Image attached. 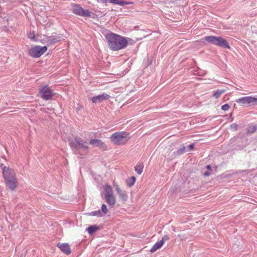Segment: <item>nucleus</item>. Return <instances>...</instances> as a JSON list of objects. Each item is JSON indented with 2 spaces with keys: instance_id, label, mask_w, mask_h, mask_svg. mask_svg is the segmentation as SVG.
I'll return each instance as SVG.
<instances>
[{
  "instance_id": "f257e3e1",
  "label": "nucleus",
  "mask_w": 257,
  "mask_h": 257,
  "mask_svg": "<svg viewBox=\"0 0 257 257\" xmlns=\"http://www.w3.org/2000/svg\"><path fill=\"white\" fill-rule=\"evenodd\" d=\"M106 39L109 48L114 51L124 49L126 47L128 43L126 38L112 33L107 34Z\"/></svg>"
},
{
  "instance_id": "f03ea898",
  "label": "nucleus",
  "mask_w": 257,
  "mask_h": 257,
  "mask_svg": "<svg viewBox=\"0 0 257 257\" xmlns=\"http://www.w3.org/2000/svg\"><path fill=\"white\" fill-rule=\"evenodd\" d=\"M1 168L3 169V175L7 186L11 190H15L18 186V181L14 170L3 164L1 165Z\"/></svg>"
},
{
  "instance_id": "7ed1b4c3",
  "label": "nucleus",
  "mask_w": 257,
  "mask_h": 257,
  "mask_svg": "<svg viewBox=\"0 0 257 257\" xmlns=\"http://www.w3.org/2000/svg\"><path fill=\"white\" fill-rule=\"evenodd\" d=\"M110 139L115 145H123L130 139L129 135L126 132H117L111 135Z\"/></svg>"
},
{
  "instance_id": "20e7f679",
  "label": "nucleus",
  "mask_w": 257,
  "mask_h": 257,
  "mask_svg": "<svg viewBox=\"0 0 257 257\" xmlns=\"http://www.w3.org/2000/svg\"><path fill=\"white\" fill-rule=\"evenodd\" d=\"M70 145L76 154H79V150L81 149L87 150L89 149L87 142L78 137L71 141L70 142Z\"/></svg>"
},
{
  "instance_id": "39448f33",
  "label": "nucleus",
  "mask_w": 257,
  "mask_h": 257,
  "mask_svg": "<svg viewBox=\"0 0 257 257\" xmlns=\"http://www.w3.org/2000/svg\"><path fill=\"white\" fill-rule=\"evenodd\" d=\"M104 196L106 202L111 206H113L116 203V199L113 194L112 188L109 185L104 186Z\"/></svg>"
},
{
  "instance_id": "423d86ee",
  "label": "nucleus",
  "mask_w": 257,
  "mask_h": 257,
  "mask_svg": "<svg viewBox=\"0 0 257 257\" xmlns=\"http://www.w3.org/2000/svg\"><path fill=\"white\" fill-rule=\"evenodd\" d=\"M71 10L74 14L84 17H90L92 14V12L88 10H85L79 5L76 4L72 6Z\"/></svg>"
},
{
  "instance_id": "0eeeda50",
  "label": "nucleus",
  "mask_w": 257,
  "mask_h": 257,
  "mask_svg": "<svg viewBox=\"0 0 257 257\" xmlns=\"http://www.w3.org/2000/svg\"><path fill=\"white\" fill-rule=\"evenodd\" d=\"M47 50L46 46H35L29 50V54L34 58H38L42 55Z\"/></svg>"
},
{
  "instance_id": "6e6552de",
  "label": "nucleus",
  "mask_w": 257,
  "mask_h": 257,
  "mask_svg": "<svg viewBox=\"0 0 257 257\" xmlns=\"http://www.w3.org/2000/svg\"><path fill=\"white\" fill-rule=\"evenodd\" d=\"M236 102L243 104H257V98L252 96H244L237 99Z\"/></svg>"
},
{
  "instance_id": "1a4fd4ad",
  "label": "nucleus",
  "mask_w": 257,
  "mask_h": 257,
  "mask_svg": "<svg viewBox=\"0 0 257 257\" xmlns=\"http://www.w3.org/2000/svg\"><path fill=\"white\" fill-rule=\"evenodd\" d=\"M89 145L93 147H98L102 150H106L107 146L101 140L97 139H91L89 142Z\"/></svg>"
},
{
  "instance_id": "9d476101",
  "label": "nucleus",
  "mask_w": 257,
  "mask_h": 257,
  "mask_svg": "<svg viewBox=\"0 0 257 257\" xmlns=\"http://www.w3.org/2000/svg\"><path fill=\"white\" fill-rule=\"evenodd\" d=\"M40 92L42 95V98L45 100L50 99L53 94L52 91L47 85L43 86Z\"/></svg>"
},
{
  "instance_id": "9b49d317",
  "label": "nucleus",
  "mask_w": 257,
  "mask_h": 257,
  "mask_svg": "<svg viewBox=\"0 0 257 257\" xmlns=\"http://www.w3.org/2000/svg\"><path fill=\"white\" fill-rule=\"evenodd\" d=\"M61 37L59 35H52L49 37H46L43 40L49 44H53L61 41Z\"/></svg>"
},
{
  "instance_id": "f8f14e48",
  "label": "nucleus",
  "mask_w": 257,
  "mask_h": 257,
  "mask_svg": "<svg viewBox=\"0 0 257 257\" xmlns=\"http://www.w3.org/2000/svg\"><path fill=\"white\" fill-rule=\"evenodd\" d=\"M214 45L224 48H230L227 42L220 37H216Z\"/></svg>"
},
{
  "instance_id": "ddd939ff",
  "label": "nucleus",
  "mask_w": 257,
  "mask_h": 257,
  "mask_svg": "<svg viewBox=\"0 0 257 257\" xmlns=\"http://www.w3.org/2000/svg\"><path fill=\"white\" fill-rule=\"evenodd\" d=\"M114 187L119 198L123 202H125L127 199V196L125 191L121 190L117 184H115Z\"/></svg>"
},
{
  "instance_id": "4468645a",
  "label": "nucleus",
  "mask_w": 257,
  "mask_h": 257,
  "mask_svg": "<svg viewBox=\"0 0 257 257\" xmlns=\"http://www.w3.org/2000/svg\"><path fill=\"white\" fill-rule=\"evenodd\" d=\"M109 97V95L105 93H103L102 94L93 97L91 98V100L93 103H99L104 100L108 99Z\"/></svg>"
},
{
  "instance_id": "2eb2a0df",
  "label": "nucleus",
  "mask_w": 257,
  "mask_h": 257,
  "mask_svg": "<svg viewBox=\"0 0 257 257\" xmlns=\"http://www.w3.org/2000/svg\"><path fill=\"white\" fill-rule=\"evenodd\" d=\"M57 246L65 254H69L71 251L70 246L68 243H60L57 244Z\"/></svg>"
},
{
  "instance_id": "dca6fc26",
  "label": "nucleus",
  "mask_w": 257,
  "mask_h": 257,
  "mask_svg": "<svg viewBox=\"0 0 257 257\" xmlns=\"http://www.w3.org/2000/svg\"><path fill=\"white\" fill-rule=\"evenodd\" d=\"M109 3L121 6L127 5L131 4L130 2H125L123 0H109Z\"/></svg>"
},
{
  "instance_id": "f3484780",
  "label": "nucleus",
  "mask_w": 257,
  "mask_h": 257,
  "mask_svg": "<svg viewBox=\"0 0 257 257\" xmlns=\"http://www.w3.org/2000/svg\"><path fill=\"white\" fill-rule=\"evenodd\" d=\"M163 244V241H157L151 248L150 251L151 252H154L156 251L157 249H159L161 247V246Z\"/></svg>"
},
{
  "instance_id": "a211bd4d",
  "label": "nucleus",
  "mask_w": 257,
  "mask_h": 257,
  "mask_svg": "<svg viewBox=\"0 0 257 257\" xmlns=\"http://www.w3.org/2000/svg\"><path fill=\"white\" fill-rule=\"evenodd\" d=\"M144 166L142 163L138 164L135 167V171L139 175L141 174L143 172Z\"/></svg>"
},
{
  "instance_id": "6ab92c4d",
  "label": "nucleus",
  "mask_w": 257,
  "mask_h": 257,
  "mask_svg": "<svg viewBox=\"0 0 257 257\" xmlns=\"http://www.w3.org/2000/svg\"><path fill=\"white\" fill-rule=\"evenodd\" d=\"M225 92V90L224 89L217 90L216 91L213 92V96L215 98H218L222 93H224Z\"/></svg>"
},
{
  "instance_id": "aec40b11",
  "label": "nucleus",
  "mask_w": 257,
  "mask_h": 257,
  "mask_svg": "<svg viewBox=\"0 0 257 257\" xmlns=\"http://www.w3.org/2000/svg\"><path fill=\"white\" fill-rule=\"evenodd\" d=\"M215 38H216L215 36H206V37H204L203 38V39L204 40L206 41L207 42L214 45L215 41Z\"/></svg>"
},
{
  "instance_id": "412c9836",
  "label": "nucleus",
  "mask_w": 257,
  "mask_h": 257,
  "mask_svg": "<svg viewBox=\"0 0 257 257\" xmlns=\"http://www.w3.org/2000/svg\"><path fill=\"white\" fill-rule=\"evenodd\" d=\"M98 229V227L95 225H91L90 226H89L87 228V230L88 232V233L90 234L93 233L94 232H95Z\"/></svg>"
},
{
  "instance_id": "4be33fe9",
  "label": "nucleus",
  "mask_w": 257,
  "mask_h": 257,
  "mask_svg": "<svg viewBox=\"0 0 257 257\" xmlns=\"http://www.w3.org/2000/svg\"><path fill=\"white\" fill-rule=\"evenodd\" d=\"M256 126L254 124L250 125L247 128V132L249 134H252L256 130Z\"/></svg>"
},
{
  "instance_id": "5701e85b",
  "label": "nucleus",
  "mask_w": 257,
  "mask_h": 257,
  "mask_svg": "<svg viewBox=\"0 0 257 257\" xmlns=\"http://www.w3.org/2000/svg\"><path fill=\"white\" fill-rule=\"evenodd\" d=\"M136 181V178L135 177H132L127 180L126 183L128 186H132L134 185Z\"/></svg>"
},
{
  "instance_id": "b1692460",
  "label": "nucleus",
  "mask_w": 257,
  "mask_h": 257,
  "mask_svg": "<svg viewBox=\"0 0 257 257\" xmlns=\"http://www.w3.org/2000/svg\"><path fill=\"white\" fill-rule=\"evenodd\" d=\"M101 211L102 212L103 214H100V216H103L107 213L108 209L105 204H103L102 205Z\"/></svg>"
},
{
  "instance_id": "393cba45",
  "label": "nucleus",
  "mask_w": 257,
  "mask_h": 257,
  "mask_svg": "<svg viewBox=\"0 0 257 257\" xmlns=\"http://www.w3.org/2000/svg\"><path fill=\"white\" fill-rule=\"evenodd\" d=\"M29 38L31 39V40H33V41H36V39L35 38V34L34 32L33 33H30L29 34Z\"/></svg>"
},
{
  "instance_id": "a878e982",
  "label": "nucleus",
  "mask_w": 257,
  "mask_h": 257,
  "mask_svg": "<svg viewBox=\"0 0 257 257\" xmlns=\"http://www.w3.org/2000/svg\"><path fill=\"white\" fill-rule=\"evenodd\" d=\"M230 108L229 105L228 104H225L222 106L221 109L223 110L226 111L228 110Z\"/></svg>"
},
{
  "instance_id": "bb28decb",
  "label": "nucleus",
  "mask_w": 257,
  "mask_h": 257,
  "mask_svg": "<svg viewBox=\"0 0 257 257\" xmlns=\"http://www.w3.org/2000/svg\"><path fill=\"white\" fill-rule=\"evenodd\" d=\"M238 127V125L236 123H232L230 125V127L233 130H236Z\"/></svg>"
},
{
  "instance_id": "cd10ccee",
  "label": "nucleus",
  "mask_w": 257,
  "mask_h": 257,
  "mask_svg": "<svg viewBox=\"0 0 257 257\" xmlns=\"http://www.w3.org/2000/svg\"><path fill=\"white\" fill-rule=\"evenodd\" d=\"M91 214L92 215H100L101 214L99 210L93 211V212H91Z\"/></svg>"
},
{
  "instance_id": "c85d7f7f",
  "label": "nucleus",
  "mask_w": 257,
  "mask_h": 257,
  "mask_svg": "<svg viewBox=\"0 0 257 257\" xmlns=\"http://www.w3.org/2000/svg\"><path fill=\"white\" fill-rule=\"evenodd\" d=\"M169 239V237L168 235H165L163 237L162 239L160 241H163V243H164L165 241L168 240Z\"/></svg>"
},
{
  "instance_id": "c756f323",
  "label": "nucleus",
  "mask_w": 257,
  "mask_h": 257,
  "mask_svg": "<svg viewBox=\"0 0 257 257\" xmlns=\"http://www.w3.org/2000/svg\"><path fill=\"white\" fill-rule=\"evenodd\" d=\"M184 152H185V147H183V148L180 149L178 150V154H181L183 153Z\"/></svg>"
},
{
  "instance_id": "7c9ffc66",
  "label": "nucleus",
  "mask_w": 257,
  "mask_h": 257,
  "mask_svg": "<svg viewBox=\"0 0 257 257\" xmlns=\"http://www.w3.org/2000/svg\"><path fill=\"white\" fill-rule=\"evenodd\" d=\"M178 237L180 238L181 240H183L185 239L184 235L183 234L180 233L178 235Z\"/></svg>"
},
{
  "instance_id": "2f4dec72",
  "label": "nucleus",
  "mask_w": 257,
  "mask_h": 257,
  "mask_svg": "<svg viewBox=\"0 0 257 257\" xmlns=\"http://www.w3.org/2000/svg\"><path fill=\"white\" fill-rule=\"evenodd\" d=\"M97 1L98 3H105L107 2H109V0H97Z\"/></svg>"
},
{
  "instance_id": "473e14b6",
  "label": "nucleus",
  "mask_w": 257,
  "mask_h": 257,
  "mask_svg": "<svg viewBox=\"0 0 257 257\" xmlns=\"http://www.w3.org/2000/svg\"><path fill=\"white\" fill-rule=\"evenodd\" d=\"M194 148V145L193 144H190V145H189V149H188V151H191Z\"/></svg>"
},
{
  "instance_id": "72a5a7b5",
  "label": "nucleus",
  "mask_w": 257,
  "mask_h": 257,
  "mask_svg": "<svg viewBox=\"0 0 257 257\" xmlns=\"http://www.w3.org/2000/svg\"><path fill=\"white\" fill-rule=\"evenodd\" d=\"M209 175H210V174L209 173H208V172L204 173V175L205 176H209Z\"/></svg>"
},
{
  "instance_id": "f704fd0d",
  "label": "nucleus",
  "mask_w": 257,
  "mask_h": 257,
  "mask_svg": "<svg viewBox=\"0 0 257 257\" xmlns=\"http://www.w3.org/2000/svg\"><path fill=\"white\" fill-rule=\"evenodd\" d=\"M207 167V168L208 169H210V166L209 165L207 166V167Z\"/></svg>"
}]
</instances>
